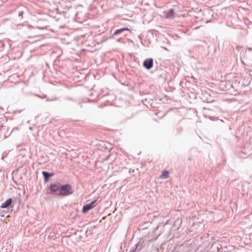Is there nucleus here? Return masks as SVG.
<instances>
[{
    "instance_id": "obj_10",
    "label": "nucleus",
    "mask_w": 252,
    "mask_h": 252,
    "mask_svg": "<svg viewBox=\"0 0 252 252\" xmlns=\"http://www.w3.org/2000/svg\"><path fill=\"white\" fill-rule=\"evenodd\" d=\"M160 179H167L169 178V172L167 171H163L162 174L159 177Z\"/></svg>"
},
{
    "instance_id": "obj_8",
    "label": "nucleus",
    "mask_w": 252,
    "mask_h": 252,
    "mask_svg": "<svg viewBox=\"0 0 252 252\" xmlns=\"http://www.w3.org/2000/svg\"><path fill=\"white\" fill-rule=\"evenodd\" d=\"M42 174L44 176V180L45 182H47L49 180V178L51 176H52L54 174H50L48 172L46 171H43Z\"/></svg>"
},
{
    "instance_id": "obj_12",
    "label": "nucleus",
    "mask_w": 252,
    "mask_h": 252,
    "mask_svg": "<svg viewBox=\"0 0 252 252\" xmlns=\"http://www.w3.org/2000/svg\"><path fill=\"white\" fill-rule=\"evenodd\" d=\"M173 222V221H165V222L163 224L162 226L165 227V226L170 224L169 222Z\"/></svg>"
},
{
    "instance_id": "obj_7",
    "label": "nucleus",
    "mask_w": 252,
    "mask_h": 252,
    "mask_svg": "<svg viewBox=\"0 0 252 252\" xmlns=\"http://www.w3.org/2000/svg\"><path fill=\"white\" fill-rule=\"evenodd\" d=\"M124 31H128L131 32V30L130 29H128L127 28H122L120 29H118V30H116V31L114 33V35H116L119 34Z\"/></svg>"
},
{
    "instance_id": "obj_3",
    "label": "nucleus",
    "mask_w": 252,
    "mask_h": 252,
    "mask_svg": "<svg viewBox=\"0 0 252 252\" xmlns=\"http://www.w3.org/2000/svg\"><path fill=\"white\" fill-rule=\"evenodd\" d=\"M96 205V200H94L90 204H87L85 205L82 209V212L83 213H86L88 212L89 210L94 208Z\"/></svg>"
},
{
    "instance_id": "obj_13",
    "label": "nucleus",
    "mask_w": 252,
    "mask_h": 252,
    "mask_svg": "<svg viewBox=\"0 0 252 252\" xmlns=\"http://www.w3.org/2000/svg\"><path fill=\"white\" fill-rule=\"evenodd\" d=\"M139 245V243L136 244L135 245V247H136L135 249L133 251H131V252H134L136 251V249L138 248Z\"/></svg>"
},
{
    "instance_id": "obj_2",
    "label": "nucleus",
    "mask_w": 252,
    "mask_h": 252,
    "mask_svg": "<svg viewBox=\"0 0 252 252\" xmlns=\"http://www.w3.org/2000/svg\"><path fill=\"white\" fill-rule=\"evenodd\" d=\"M72 193V187L68 184L63 186L60 189V194L62 195L67 196Z\"/></svg>"
},
{
    "instance_id": "obj_14",
    "label": "nucleus",
    "mask_w": 252,
    "mask_h": 252,
    "mask_svg": "<svg viewBox=\"0 0 252 252\" xmlns=\"http://www.w3.org/2000/svg\"><path fill=\"white\" fill-rule=\"evenodd\" d=\"M170 225L174 224V223H170Z\"/></svg>"
},
{
    "instance_id": "obj_5",
    "label": "nucleus",
    "mask_w": 252,
    "mask_h": 252,
    "mask_svg": "<svg viewBox=\"0 0 252 252\" xmlns=\"http://www.w3.org/2000/svg\"><path fill=\"white\" fill-rule=\"evenodd\" d=\"M143 65L147 69H151L153 66V60L152 58L147 59L144 61Z\"/></svg>"
},
{
    "instance_id": "obj_1",
    "label": "nucleus",
    "mask_w": 252,
    "mask_h": 252,
    "mask_svg": "<svg viewBox=\"0 0 252 252\" xmlns=\"http://www.w3.org/2000/svg\"><path fill=\"white\" fill-rule=\"evenodd\" d=\"M160 226L159 225L154 224L152 221H144L142 224L139 225V230L141 231H145V233H153L158 230Z\"/></svg>"
},
{
    "instance_id": "obj_9",
    "label": "nucleus",
    "mask_w": 252,
    "mask_h": 252,
    "mask_svg": "<svg viewBox=\"0 0 252 252\" xmlns=\"http://www.w3.org/2000/svg\"><path fill=\"white\" fill-rule=\"evenodd\" d=\"M11 203V198H9L8 199H7L5 202L3 203L1 205V208H6L8 206H9Z\"/></svg>"
},
{
    "instance_id": "obj_11",
    "label": "nucleus",
    "mask_w": 252,
    "mask_h": 252,
    "mask_svg": "<svg viewBox=\"0 0 252 252\" xmlns=\"http://www.w3.org/2000/svg\"><path fill=\"white\" fill-rule=\"evenodd\" d=\"M60 189L61 188H60V187L56 184H52L51 185L50 187L51 190H52L53 192L57 191V190H60Z\"/></svg>"
},
{
    "instance_id": "obj_4",
    "label": "nucleus",
    "mask_w": 252,
    "mask_h": 252,
    "mask_svg": "<svg viewBox=\"0 0 252 252\" xmlns=\"http://www.w3.org/2000/svg\"><path fill=\"white\" fill-rule=\"evenodd\" d=\"M202 221H189V223H191V226L189 228L190 231L197 233V229L199 227V223H201Z\"/></svg>"
},
{
    "instance_id": "obj_6",
    "label": "nucleus",
    "mask_w": 252,
    "mask_h": 252,
    "mask_svg": "<svg viewBox=\"0 0 252 252\" xmlns=\"http://www.w3.org/2000/svg\"><path fill=\"white\" fill-rule=\"evenodd\" d=\"M164 13L166 18H173L174 17V12L173 9H171L168 12H164Z\"/></svg>"
}]
</instances>
